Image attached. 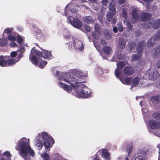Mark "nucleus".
<instances>
[{
	"mask_svg": "<svg viewBox=\"0 0 160 160\" xmlns=\"http://www.w3.org/2000/svg\"><path fill=\"white\" fill-rule=\"evenodd\" d=\"M108 2V0H102V3L105 6L107 5V4Z\"/></svg>",
	"mask_w": 160,
	"mask_h": 160,
	"instance_id": "nucleus-59",
	"label": "nucleus"
},
{
	"mask_svg": "<svg viewBox=\"0 0 160 160\" xmlns=\"http://www.w3.org/2000/svg\"><path fill=\"white\" fill-rule=\"evenodd\" d=\"M126 1V0H118V3L120 4H122L124 3Z\"/></svg>",
	"mask_w": 160,
	"mask_h": 160,
	"instance_id": "nucleus-61",
	"label": "nucleus"
},
{
	"mask_svg": "<svg viewBox=\"0 0 160 160\" xmlns=\"http://www.w3.org/2000/svg\"><path fill=\"white\" fill-rule=\"evenodd\" d=\"M102 50L103 52L107 56L109 55L112 52V48L109 46H104L102 48Z\"/></svg>",
	"mask_w": 160,
	"mask_h": 160,
	"instance_id": "nucleus-12",
	"label": "nucleus"
},
{
	"mask_svg": "<svg viewBox=\"0 0 160 160\" xmlns=\"http://www.w3.org/2000/svg\"><path fill=\"white\" fill-rule=\"evenodd\" d=\"M153 74L152 73V72H150L148 74V78L149 80H155L154 78Z\"/></svg>",
	"mask_w": 160,
	"mask_h": 160,
	"instance_id": "nucleus-48",
	"label": "nucleus"
},
{
	"mask_svg": "<svg viewBox=\"0 0 160 160\" xmlns=\"http://www.w3.org/2000/svg\"><path fill=\"white\" fill-rule=\"evenodd\" d=\"M69 77H68L67 78H63V80L69 84L73 88L76 92L75 94L77 97L86 98L92 97L91 90L88 88H84L81 91H78V90H81L82 88V86L80 85L81 84V82L73 76L69 75Z\"/></svg>",
	"mask_w": 160,
	"mask_h": 160,
	"instance_id": "nucleus-1",
	"label": "nucleus"
},
{
	"mask_svg": "<svg viewBox=\"0 0 160 160\" xmlns=\"http://www.w3.org/2000/svg\"><path fill=\"white\" fill-rule=\"evenodd\" d=\"M59 85L60 86L63 88L64 89H65L66 86L67 84H66L65 83H63L62 82H59Z\"/></svg>",
	"mask_w": 160,
	"mask_h": 160,
	"instance_id": "nucleus-52",
	"label": "nucleus"
},
{
	"mask_svg": "<svg viewBox=\"0 0 160 160\" xmlns=\"http://www.w3.org/2000/svg\"><path fill=\"white\" fill-rule=\"evenodd\" d=\"M146 42L145 40L140 41L138 44L137 48V52L138 53H141L144 48Z\"/></svg>",
	"mask_w": 160,
	"mask_h": 160,
	"instance_id": "nucleus-8",
	"label": "nucleus"
},
{
	"mask_svg": "<svg viewBox=\"0 0 160 160\" xmlns=\"http://www.w3.org/2000/svg\"><path fill=\"white\" fill-rule=\"evenodd\" d=\"M135 34L137 37L140 36L141 35V31L139 30H137L135 32Z\"/></svg>",
	"mask_w": 160,
	"mask_h": 160,
	"instance_id": "nucleus-54",
	"label": "nucleus"
},
{
	"mask_svg": "<svg viewBox=\"0 0 160 160\" xmlns=\"http://www.w3.org/2000/svg\"><path fill=\"white\" fill-rule=\"evenodd\" d=\"M134 72V68L131 66H126L123 70L124 74L126 76L132 75Z\"/></svg>",
	"mask_w": 160,
	"mask_h": 160,
	"instance_id": "nucleus-7",
	"label": "nucleus"
},
{
	"mask_svg": "<svg viewBox=\"0 0 160 160\" xmlns=\"http://www.w3.org/2000/svg\"><path fill=\"white\" fill-rule=\"evenodd\" d=\"M42 138L44 141V145L46 149L50 150L51 144L52 145L54 143V140L52 137L46 132H43L42 134Z\"/></svg>",
	"mask_w": 160,
	"mask_h": 160,
	"instance_id": "nucleus-3",
	"label": "nucleus"
},
{
	"mask_svg": "<svg viewBox=\"0 0 160 160\" xmlns=\"http://www.w3.org/2000/svg\"><path fill=\"white\" fill-rule=\"evenodd\" d=\"M74 73L75 76L77 77L82 78L83 76V73L78 71H76Z\"/></svg>",
	"mask_w": 160,
	"mask_h": 160,
	"instance_id": "nucleus-35",
	"label": "nucleus"
},
{
	"mask_svg": "<svg viewBox=\"0 0 160 160\" xmlns=\"http://www.w3.org/2000/svg\"><path fill=\"white\" fill-rule=\"evenodd\" d=\"M23 41V39L21 36L18 35L17 37V42L19 44H21Z\"/></svg>",
	"mask_w": 160,
	"mask_h": 160,
	"instance_id": "nucleus-45",
	"label": "nucleus"
},
{
	"mask_svg": "<svg viewBox=\"0 0 160 160\" xmlns=\"http://www.w3.org/2000/svg\"><path fill=\"white\" fill-rule=\"evenodd\" d=\"M19 144L21 149L20 155L24 159L26 160V157L28 155L26 150L29 147L27 143L26 138H22L19 141Z\"/></svg>",
	"mask_w": 160,
	"mask_h": 160,
	"instance_id": "nucleus-4",
	"label": "nucleus"
},
{
	"mask_svg": "<svg viewBox=\"0 0 160 160\" xmlns=\"http://www.w3.org/2000/svg\"><path fill=\"white\" fill-rule=\"evenodd\" d=\"M7 58L6 57L0 56V66L2 67H7Z\"/></svg>",
	"mask_w": 160,
	"mask_h": 160,
	"instance_id": "nucleus-16",
	"label": "nucleus"
},
{
	"mask_svg": "<svg viewBox=\"0 0 160 160\" xmlns=\"http://www.w3.org/2000/svg\"><path fill=\"white\" fill-rule=\"evenodd\" d=\"M32 50L33 51V52L35 53V54L38 56L39 59H40L42 57V52H41L39 50L36 49H32Z\"/></svg>",
	"mask_w": 160,
	"mask_h": 160,
	"instance_id": "nucleus-28",
	"label": "nucleus"
},
{
	"mask_svg": "<svg viewBox=\"0 0 160 160\" xmlns=\"http://www.w3.org/2000/svg\"><path fill=\"white\" fill-rule=\"evenodd\" d=\"M127 61H122L118 62L117 63V68L120 69H122L126 65Z\"/></svg>",
	"mask_w": 160,
	"mask_h": 160,
	"instance_id": "nucleus-20",
	"label": "nucleus"
},
{
	"mask_svg": "<svg viewBox=\"0 0 160 160\" xmlns=\"http://www.w3.org/2000/svg\"><path fill=\"white\" fill-rule=\"evenodd\" d=\"M4 155L6 157H7L8 158H10L11 155L10 152L9 151H6L4 153Z\"/></svg>",
	"mask_w": 160,
	"mask_h": 160,
	"instance_id": "nucleus-47",
	"label": "nucleus"
},
{
	"mask_svg": "<svg viewBox=\"0 0 160 160\" xmlns=\"http://www.w3.org/2000/svg\"><path fill=\"white\" fill-rule=\"evenodd\" d=\"M132 78L131 77H127L124 78L120 79L121 82L125 85H129L132 81Z\"/></svg>",
	"mask_w": 160,
	"mask_h": 160,
	"instance_id": "nucleus-17",
	"label": "nucleus"
},
{
	"mask_svg": "<svg viewBox=\"0 0 160 160\" xmlns=\"http://www.w3.org/2000/svg\"><path fill=\"white\" fill-rule=\"evenodd\" d=\"M117 26L119 31L120 32H122L123 30V28L121 22H118Z\"/></svg>",
	"mask_w": 160,
	"mask_h": 160,
	"instance_id": "nucleus-34",
	"label": "nucleus"
},
{
	"mask_svg": "<svg viewBox=\"0 0 160 160\" xmlns=\"http://www.w3.org/2000/svg\"><path fill=\"white\" fill-rule=\"evenodd\" d=\"M94 44L97 49L98 50H100L101 49V47L100 46L96 44L94 42Z\"/></svg>",
	"mask_w": 160,
	"mask_h": 160,
	"instance_id": "nucleus-57",
	"label": "nucleus"
},
{
	"mask_svg": "<svg viewBox=\"0 0 160 160\" xmlns=\"http://www.w3.org/2000/svg\"><path fill=\"white\" fill-rule=\"evenodd\" d=\"M113 31L115 33H117L118 31V29L116 26H114L113 28Z\"/></svg>",
	"mask_w": 160,
	"mask_h": 160,
	"instance_id": "nucleus-58",
	"label": "nucleus"
},
{
	"mask_svg": "<svg viewBox=\"0 0 160 160\" xmlns=\"http://www.w3.org/2000/svg\"><path fill=\"white\" fill-rule=\"evenodd\" d=\"M138 12V11L136 9H134L132 10V17L133 18L136 20H137L139 19Z\"/></svg>",
	"mask_w": 160,
	"mask_h": 160,
	"instance_id": "nucleus-23",
	"label": "nucleus"
},
{
	"mask_svg": "<svg viewBox=\"0 0 160 160\" xmlns=\"http://www.w3.org/2000/svg\"><path fill=\"white\" fill-rule=\"evenodd\" d=\"M152 27L153 28L155 29L160 28V18L156 19L153 22Z\"/></svg>",
	"mask_w": 160,
	"mask_h": 160,
	"instance_id": "nucleus-19",
	"label": "nucleus"
},
{
	"mask_svg": "<svg viewBox=\"0 0 160 160\" xmlns=\"http://www.w3.org/2000/svg\"><path fill=\"white\" fill-rule=\"evenodd\" d=\"M42 157L43 158L44 160H49L50 159L49 154L47 153H44Z\"/></svg>",
	"mask_w": 160,
	"mask_h": 160,
	"instance_id": "nucleus-41",
	"label": "nucleus"
},
{
	"mask_svg": "<svg viewBox=\"0 0 160 160\" xmlns=\"http://www.w3.org/2000/svg\"><path fill=\"white\" fill-rule=\"evenodd\" d=\"M75 48L76 49L79 50L80 51H82L84 48V45L82 42L79 41H77L76 42L74 41L73 45Z\"/></svg>",
	"mask_w": 160,
	"mask_h": 160,
	"instance_id": "nucleus-9",
	"label": "nucleus"
},
{
	"mask_svg": "<svg viewBox=\"0 0 160 160\" xmlns=\"http://www.w3.org/2000/svg\"><path fill=\"white\" fill-rule=\"evenodd\" d=\"M30 60L32 63L35 65H38V60L37 58L35 56H32Z\"/></svg>",
	"mask_w": 160,
	"mask_h": 160,
	"instance_id": "nucleus-27",
	"label": "nucleus"
},
{
	"mask_svg": "<svg viewBox=\"0 0 160 160\" xmlns=\"http://www.w3.org/2000/svg\"><path fill=\"white\" fill-rule=\"evenodd\" d=\"M72 87H71V86L67 85L64 90H66L68 92H70L72 90Z\"/></svg>",
	"mask_w": 160,
	"mask_h": 160,
	"instance_id": "nucleus-46",
	"label": "nucleus"
},
{
	"mask_svg": "<svg viewBox=\"0 0 160 160\" xmlns=\"http://www.w3.org/2000/svg\"><path fill=\"white\" fill-rule=\"evenodd\" d=\"M133 148V146L132 145H130L128 146L127 148V151L128 152V156H129L131 153L132 152V149Z\"/></svg>",
	"mask_w": 160,
	"mask_h": 160,
	"instance_id": "nucleus-40",
	"label": "nucleus"
},
{
	"mask_svg": "<svg viewBox=\"0 0 160 160\" xmlns=\"http://www.w3.org/2000/svg\"><path fill=\"white\" fill-rule=\"evenodd\" d=\"M65 14L68 18V19L69 20L71 24L73 27L77 28H80L82 27V24L81 21L77 19H74L73 21H72L70 19V18L71 17V16L67 14L66 12H65Z\"/></svg>",
	"mask_w": 160,
	"mask_h": 160,
	"instance_id": "nucleus-5",
	"label": "nucleus"
},
{
	"mask_svg": "<svg viewBox=\"0 0 160 160\" xmlns=\"http://www.w3.org/2000/svg\"><path fill=\"white\" fill-rule=\"evenodd\" d=\"M100 34V33L95 31L93 32L92 34L93 39L94 40H97L99 38V34Z\"/></svg>",
	"mask_w": 160,
	"mask_h": 160,
	"instance_id": "nucleus-31",
	"label": "nucleus"
},
{
	"mask_svg": "<svg viewBox=\"0 0 160 160\" xmlns=\"http://www.w3.org/2000/svg\"><path fill=\"white\" fill-rule=\"evenodd\" d=\"M10 55L12 57L14 58L17 56V53L16 52H11Z\"/></svg>",
	"mask_w": 160,
	"mask_h": 160,
	"instance_id": "nucleus-53",
	"label": "nucleus"
},
{
	"mask_svg": "<svg viewBox=\"0 0 160 160\" xmlns=\"http://www.w3.org/2000/svg\"><path fill=\"white\" fill-rule=\"evenodd\" d=\"M85 22L89 24L93 23L94 22V20L91 16H87L85 18Z\"/></svg>",
	"mask_w": 160,
	"mask_h": 160,
	"instance_id": "nucleus-24",
	"label": "nucleus"
},
{
	"mask_svg": "<svg viewBox=\"0 0 160 160\" xmlns=\"http://www.w3.org/2000/svg\"><path fill=\"white\" fill-rule=\"evenodd\" d=\"M25 48L24 46H21L19 49L17 50L18 52H19V53L18 54V57H17L18 60L20 59L22 57V54L24 53L25 51Z\"/></svg>",
	"mask_w": 160,
	"mask_h": 160,
	"instance_id": "nucleus-21",
	"label": "nucleus"
},
{
	"mask_svg": "<svg viewBox=\"0 0 160 160\" xmlns=\"http://www.w3.org/2000/svg\"><path fill=\"white\" fill-rule=\"evenodd\" d=\"M102 156L106 160H109L110 158V154L107 149H103L102 152Z\"/></svg>",
	"mask_w": 160,
	"mask_h": 160,
	"instance_id": "nucleus-14",
	"label": "nucleus"
},
{
	"mask_svg": "<svg viewBox=\"0 0 160 160\" xmlns=\"http://www.w3.org/2000/svg\"><path fill=\"white\" fill-rule=\"evenodd\" d=\"M108 8L109 11L107 12L106 15L107 19L109 22H111L112 24H114L117 21V18L114 17L116 13L114 5L110 2L109 3Z\"/></svg>",
	"mask_w": 160,
	"mask_h": 160,
	"instance_id": "nucleus-2",
	"label": "nucleus"
},
{
	"mask_svg": "<svg viewBox=\"0 0 160 160\" xmlns=\"http://www.w3.org/2000/svg\"><path fill=\"white\" fill-rule=\"evenodd\" d=\"M6 43L5 42V41H4V42L2 41L0 42V45L1 46H6Z\"/></svg>",
	"mask_w": 160,
	"mask_h": 160,
	"instance_id": "nucleus-63",
	"label": "nucleus"
},
{
	"mask_svg": "<svg viewBox=\"0 0 160 160\" xmlns=\"http://www.w3.org/2000/svg\"><path fill=\"white\" fill-rule=\"evenodd\" d=\"M156 40L154 38H149L147 42V46L148 47H152L154 45L155 41Z\"/></svg>",
	"mask_w": 160,
	"mask_h": 160,
	"instance_id": "nucleus-25",
	"label": "nucleus"
},
{
	"mask_svg": "<svg viewBox=\"0 0 160 160\" xmlns=\"http://www.w3.org/2000/svg\"><path fill=\"white\" fill-rule=\"evenodd\" d=\"M150 133H153L158 137H160V131H150Z\"/></svg>",
	"mask_w": 160,
	"mask_h": 160,
	"instance_id": "nucleus-43",
	"label": "nucleus"
},
{
	"mask_svg": "<svg viewBox=\"0 0 160 160\" xmlns=\"http://www.w3.org/2000/svg\"><path fill=\"white\" fill-rule=\"evenodd\" d=\"M127 26L128 28L129 29V30H132V28H133V26L131 24L130 22H128L127 23Z\"/></svg>",
	"mask_w": 160,
	"mask_h": 160,
	"instance_id": "nucleus-49",
	"label": "nucleus"
},
{
	"mask_svg": "<svg viewBox=\"0 0 160 160\" xmlns=\"http://www.w3.org/2000/svg\"><path fill=\"white\" fill-rule=\"evenodd\" d=\"M27 153H29V154L32 156H33L35 155V152L33 150H32L30 146L27 148L26 150Z\"/></svg>",
	"mask_w": 160,
	"mask_h": 160,
	"instance_id": "nucleus-32",
	"label": "nucleus"
},
{
	"mask_svg": "<svg viewBox=\"0 0 160 160\" xmlns=\"http://www.w3.org/2000/svg\"><path fill=\"white\" fill-rule=\"evenodd\" d=\"M150 100L153 103H158L160 102V96L159 95H155L152 96Z\"/></svg>",
	"mask_w": 160,
	"mask_h": 160,
	"instance_id": "nucleus-15",
	"label": "nucleus"
},
{
	"mask_svg": "<svg viewBox=\"0 0 160 160\" xmlns=\"http://www.w3.org/2000/svg\"><path fill=\"white\" fill-rule=\"evenodd\" d=\"M8 40L12 41H14L16 40V37L13 35H9L8 37Z\"/></svg>",
	"mask_w": 160,
	"mask_h": 160,
	"instance_id": "nucleus-44",
	"label": "nucleus"
},
{
	"mask_svg": "<svg viewBox=\"0 0 160 160\" xmlns=\"http://www.w3.org/2000/svg\"><path fill=\"white\" fill-rule=\"evenodd\" d=\"M150 128L153 130L160 129V122L157 121L153 119L151 120L149 122Z\"/></svg>",
	"mask_w": 160,
	"mask_h": 160,
	"instance_id": "nucleus-6",
	"label": "nucleus"
},
{
	"mask_svg": "<svg viewBox=\"0 0 160 160\" xmlns=\"http://www.w3.org/2000/svg\"><path fill=\"white\" fill-rule=\"evenodd\" d=\"M47 64V62L46 61L43 60H40L39 61V66L40 68H43L46 64Z\"/></svg>",
	"mask_w": 160,
	"mask_h": 160,
	"instance_id": "nucleus-30",
	"label": "nucleus"
},
{
	"mask_svg": "<svg viewBox=\"0 0 160 160\" xmlns=\"http://www.w3.org/2000/svg\"><path fill=\"white\" fill-rule=\"evenodd\" d=\"M127 13L126 12L124 11L122 13V16L123 18H126L127 16Z\"/></svg>",
	"mask_w": 160,
	"mask_h": 160,
	"instance_id": "nucleus-60",
	"label": "nucleus"
},
{
	"mask_svg": "<svg viewBox=\"0 0 160 160\" xmlns=\"http://www.w3.org/2000/svg\"><path fill=\"white\" fill-rule=\"evenodd\" d=\"M135 160H147V159L141 156H139L135 158Z\"/></svg>",
	"mask_w": 160,
	"mask_h": 160,
	"instance_id": "nucleus-50",
	"label": "nucleus"
},
{
	"mask_svg": "<svg viewBox=\"0 0 160 160\" xmlns=\"http://www.w3.org/2000/svg\"><path fill=\"white\" fill-rule=\"evenodd\" d=\"M101 26L98 24L96 23L94 26V29L95 32L100 33Z\"/></svg>",
	"mask_w": 160,
	"mask_h": 160,
	"instance_id": "nucleus-39",
	"label": "nucleus"
},
{
	"mask_svg": "<svg viewBox=\"0 0 160 160\" xmlns=\"http://www.w3.org/2000/svg\"><path fill=\"white\" fill-rule=\"evenodd\" d=\"M156 66L158 68H160V60L156 63Z\"/></svg>",
	"mask_w": 160,
	"mask_h": 160,
	"instance_id": "nucleus-64",
	"label": "nucleus"
},
{
	"mask_svg": "<svg viewBox=\"0 0 160 160\" xmlns=\"http://www.w3.org/2000/svg\"><path fill=\"white\" fill-rule=\"evenodd\" d=\"M141 20L143 21H147L149 20L151 17L150 14L147 12H142L140 15Z\"/></svg>",
	"mask_w": 160,
	"mask_h": 160,
	"instance_id": "nucleus-10",
	"label": "nucleus"
},
{
	"mask_svg": "<svg viewBox=\"0 0 160 160\" xmlns=\"http://www.w3.org/2000/svg\"><path fill=\"white\" fill-rule=\"evenodd\" d=\"M35 142L36 145L38 148L39 150L41 149L43 146L42 140L37 138Z\"/></svg>",
	"mask_w": 160,
	"mask_h": 160,
	"instance_id": "nucleus-26",
	"label": "nucleus"
},
{
	"mask_svg": "<svg viewBox=\"0 0 160 160\" xmlns=\"http://www.w3.org/2000/svg\"><path fill=\"white\" fill-rule=\"evenodd\" d=\"M128 46L130 50H132L134 49L136 47V44L133 41H131L128 43Z\"/></svg>",
	"mask_w": 160,
	"mask_h": 160,
	"instance_id": "nucleus-29",
	"label": "nucleus"
},
{
	"mask_svg": "<svg viewBox=\"0 0 160 160\" xmlns=\"http://www.w3.org/2000/svg\"><path fill=\"white\" fill-rule=\"evenodd\" d=\"M115 74L117 78H119L121 75L120 69L116 68L115 71Z\"/></svg>",
	"mask_w": 160,
	"mask_h": 160,
	"instance_id": "nucleus-33",
	"label": "nucleus"
},
{
	"mask_svg": "<svg viewBox=\"0 0 160 160\" xmlns=\"http://www.w3.org/2000/svg\"><path fill=\"white\" fill-rule=\"evenodd\" d=\"M152 73L153 74L154 78L155 80H156L160 76V75L158 71H155L154 72H152Z\"/></svg>",
	"mask_w": 160,
	"mask_h": 160,
	"instance_id": "nucleus-42",
	"label": "nucleus"
},
{
	"mask_svg": "<svg viewBox=\"0 0 160 160\" xmlns=\"http://www.w3.org/2000/svg\"><path fill=\"white\" fill-rule=\"evenodd\" d=\"M5 32L7 34H10L11 33V30L9 28H6L5 30Z\"/></svg>",
	"mask_w": 160,
	"mask_h": 160,
	"instance_id": "nucleus-56",
	"label": "nucleus"
},
{
	"mask_svg": "<svg viewBox=\"0 0 160 160\" xmlns=\"http://www.w3.org/2000/svg\"><path fill=\"white\" fill-rule=\"evenodd\" d=\"M100 43L103 46H105L107 45V42L104 39H101Z\"/></svg>",
	"mask_w": 160,
	"mask_h": 160,
	"instance_id": "nucleus-51",
	"label": "nucleus"
},
{
	"mask_svg": "<svg viewBox=\"0 0 160 160\" xmlns=\"http://www.w3.org/2000/svg\"><path fill=\"white\" fill-rule=\"evenodd\" d=\"M42 57L45 59H51L52 57H53L51 51L48 52L46 50H43L42 51Z\"/></svg>",
	"mask_w": 160,
	"mask_h": 160,
	"instance_id": "nucleus-11",
	"label": "nucleus"
},
{
	"mask_svg": "<svg viewBox=\"0 0 160 160\" xmlns=\"http://www.w3.org/2000/svg\"><path fill=\"white\" fill-rule=\"evenodd\" d=\"M154 38L156 40H160V29L156 32Z\"/></svg>",
	"mask_w": 160,
	"mask_h": 160,
	"instance_id": "nucleus-38",
	"label": "nucleus"
},
{
	"mask_svg": "<svg viewBox=\"0 0 160 160\" xmlns=\"http://www.w3.org/2000/svg\"><path fill=\"white\" fill-rule=\"evenodd\" d=\"M152 116L155 119H160V112L154 113L152 114Z\"/></svg>",
	"mask_w": 160,
	"mask_h": 160,
	"instance_id": "nucleus-37",
	"label": "nucleus"
},
{
	"mask_svg": "<svg viewBox=\"0 0 160 160\" xmlns=\"http://www.w3.org/2000/svg\"><path fill=\"white\" fill-rule=\"evenodd\" d=\"M70 12L72 13H74V14H75V13H77V11H76V10L74 9V8H72V9H71L70 10Z\"/></svg>",
	"mask_w": 160,
	"mask_h": 160,
	"instance_id": "nucleus-62",
	"label": "nucleus"
},
{
	"mask_svg": "<svg viewBox=\"0 0 160 160\" xmlns=\"http://www.w3.org/2000/svg\"><path fill=\"white\" fill-rule=\"evenodd\" d=\"M140 81V78L137 76L134 78L132 81V86L135 87L138 84Z\"/></svg>",
	"mask_w": 160,
	"mask_h": 160,
	"instance_id": "nucleus-22",
	"label": "nucleus"
},
{
	"mask_svg": "<svg viewBox=\"0 0 160 160\" xmlns=\"http://www.w3.org/2000/svg\"><path fill=\"white\" fill-rule=\"evenodd\" d=\"M84 28L88 32H89L91 31L90 27L87 25L85 26Z\"/></svg>",
	"mask_w": 160,
	"mask_h": 160,
	"instance_id": "nucleus-55",
	"label": "nucleus"
},
{
	"mask_svg": "<svg viewBox=\"0 0 160 160\" xmlns=\"http://www.w3.org/2000/svg\"><path fill=\"white\" fill-rule=\"evenodd\" d=\"M19 60L18 58L17 60L16 61L14 59L11 58H7V67L14 64L18 61Z\"/></svg>",
	"mask_w": 160,
	"mask_h": 160,
	"instance_id": "nucleus-18",
	"label": "nucleus"
},
{
	"mask_svg": "<svg viewBox=\"0 0 160 160\" xmlns=\"http://www.w3.org/2000/svg\"><path fill=\"white\" fill-rule=\"evenodd\" d=\"M126 41L123 38L119 39L118 42V47L121 49H123L126 46Z\"/></svg>",
	"mask_w": 160,
	"mask_h": 160,
	"instance_id": "nucleus-13",
	"label": "nucleus"
},
{
	"mask_svg": "<svg viewBox=\"0 0 160 160\" xmlns=\"http://www.w3.org/2000/svg\"><path fill=\"white\" fill-rule=\"evenodd\" d=\"M141 55L135 54H133L132 56V59L133 61H135L138 60H139L141 58Z\"/></svg>",
	"mask_w": 160,
	"mask_h": 160,
	"instance_id": "nucleus-36",
	"label": "nucleus"
}]
</instances>
